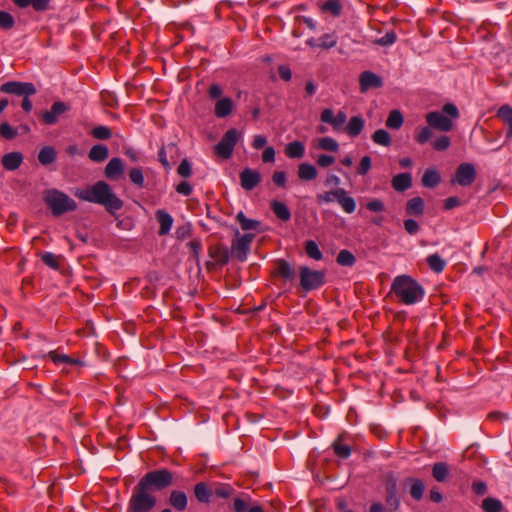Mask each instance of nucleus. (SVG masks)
Returning <instances> with one entry per match:
<instances>
[{"label":"nucleus","instance_id":"nucleus-1","mask_svg":"<svg viewBox=\"0 0 512 512\" xmlns=\"http://www.w3.org/2000/svg\"><path fill=\"white\" fill-rule=\"evenodd\" d=\"M460 117L457 106L446 103L441 111H431L425 115L428 126L422 127L416 134L415 140L423 145L432 137V129L440 132H450L454 128L453 120Z\"/></svg>","mask_w":512,"mask_h":512},{"label":"nucleus","instance_id":"nucleus-2","mask_svg":"<svg viewBox=\"0 0 512 512\" xmlns=\"http://www.w3.org/2000/svg\"><path fill=\"white\" fill-rule=\"evenodd\" d=\"M75 196L80 200L103 206L111 215L121 210L124 204L105 181H98L92 186L78 189Z\"/></svg>","mask_w":512,"mask_h":512},{"label":"nucleus","instance_id":"nucleus-3","mask_svg":"<svg viewBox=\"0 0 512 512\" xmlns=\"http://www.w3.org/2000/svg\"><path fill=\"white\" fill-rule=\"evenodd\" d=\"M391 292L406 305L421 301L425 295L423 287L409 275H399L394 278Z\"/></svg>","mask_w":512,"mask_h":512},{"label":"nucleus","instance_id":"nucleus-4","mask_svg":"<svg viewBox=\"0 0 512 512\" xmlns=\"http://www.w3.org/2000/svg\"><path fill=\"white\" fill-rule=\"evenodd\" d=\"M193 493L198 502L208 504L213 495L221 499H228L235 493V490L227 483H208L200 481L195 484Z\"/></svg>","mask_w":512,"mask_h":512},{"label":"nucleus","instance_id":"nucleus-5","mask_svg":"<svg viewBox=\"0 0 512 512\" xmlns=\"http://www.w3.org/2000/svg\"><path fill=\"white\" fill-rule=\"evenodd\" d=\"M44 202L55 217L77 209V203L67 194L57 189H50L45 192Z\"/></svg>","mask_w":512,"mask_h":512},{"label":"nucleus","instance_id":"nucleus-6","mask_svg":"<svg viewBox=\"0 0 512 512\" xmlns=\"http://www.w3.org/2000/svg\"><path fill=\"white\" fill-rule=\"evenodd\" d=\"M149 491H162L173 484V473L167 468L147 472L138 482Z\"/></svg>","mask_w":512,"mask_h":512},{"label":"nucleus","instance_id":"nucleus-7","mask_svg":"<svg viewBox=\"0 0 512 512\" xmlns=\"http://www.w3.org/2000/svg\"><path fill=\"white\" fill-rule=\"evenodd\" d=\"M156 503L157 499L151 494V491L137 483L128 503V512H149Z\"/></svg>","mask_w":512,"mask_h":512},{"label":"nucleus","instance_id":"nucleus-8","mask_svg":"<svg viewBox=\"0 0 512 512\" xmlns=\"http://www.w3.org/2000/svg\"><path fill=\"white\" fill-rule=\"evenodd\" d=\"M326 273L323 270H313L308 266L299 268V285L304 292L317 290L325 284Z\"/></svg>","mask_w":512,"mask_h":512},{"label":"nucleus","instance_id":"nucleus-9","mask_svg":"<svg viewBox=\"0 0 512 512\" xmlns=\"http://www.w3.org/2000/svg\"><path fill=\"white\" fill-rule=\"evenodd\" d=\"M385 489V503L388 510L395 512L400 508V496L398 495V479L393 472H388L383 476Z\"/></svg>","mask_w":512,"mask_h":512},{"label":"nucleus","instance_id":"nucleus-10","mask_svg":"<svg viewBox=\"0 0 512 512\" xmlns=\"http://www.w3.org/2000/svg\"><path fill=\"white\" fill-rule=\"evenodd\" d=\"M238 139L239 132L237 131V129H229L222 136L221 140L216 144L215 153L223 159L230 158Z\"/></svg>","mask_w":512,"mask_h":512},{"label":"nucleus","instance_id":"nucleus-11","mask_svg":"<svg viewBox=\"0 0 512 512\" xmlns=\"http://www.w3.org/2000/svg\"><path fill=\"white\" fill-rule=\"evenodd\" d=\"M254 237V234L246 233L243 236L233 239L231 243V256L239 262L246 261Z\"/></svg>","mask_w":512,"mask_h":512},{"label":"nucleus","instance_id":"nucleus-12","mask_svg":"<svg viewBox=\"0 0 512 512\" xmlns=\"http://www.w3.org/2000/svg\"><path fill=\"white\" fill-rule=\"evenodd\" d=\"M0 92L16 96H33L37 89L31 82L8 81L0 86Z\"/></svg>","mask_w":512,"mask_h":512},{"label":"nucleus","instance_id":"nucleus-13","mask_svg":"<svg viewBox=\"0 0 512 512\" xmlns=\"http://www.w3.org/2000/svg\"><path fill=\"white\" fill-rule=\"evenodd\" d=\"M70 107L63 101H56L52 104L50 110L39 114L40 120L45 125H54L58 122L60 116L69 111Z\"/></svg>","mask_w":512,"mask_h":512},{"label":"nucleus","instance_id":"nucleus-14","mask_svg":"<svg viewBox=\"0 0 512 512\" xmlns=\"http://www.w3.org/2000/svg\"><path fill=\"white\" fill-rule=\"evenodd\" d=\"M476 178V170L471 163H462L457 167L455 177L452 182H456L461 186L471 185Z\"/></svg>","mask_w":512,"mask_h":512},{"label":"nucleus","instance_id":"nucleus-15","mask_svg":"<svg viewBox=\"0 0 512 512\" xmlns=\"http://www.w3.org/2000/svg\"><path fill=\"white\" fill-rule=\"evenodd\" d=\"M208 255L215 260L219 266H225L229 263V250L222 243L212 244L208 247Z\"/></svg>","mask_w":512,"mask_h":512},{"label":"nucleus","instance_id":"nucleus-16","mask_svg":"<svg viewBox=\"0 0 512 512\" xmlns=\"http://www.w3.org/2000/svg\"><path fill=\"white\" fill-rule=\"evenodd\" d=\"M360 91L366 92L371 88H380L383 86V81L380 76L371 72L364 71L359 76Z\"/></svg>","mask_w":512,"mask_h":512},{"label":"nucleus","instance_id":"nucleus-17","mask_svg":"<svg viewBox=\"0 0 512 512\" xmlns=\"http://www.w3.org/2000/svg\"><path fill=\"white\" fill-rule=\"evenodd\" d=\"M261 182V175L258 171L245 168L240 173V184L245 190L254 189Z\"/></svg>","mask_w":512,"mask_h":512},{"label":"nucleus","instance_id":"nucleus-18","mask_svg":"<svg viewBox=\"0 0 512 512\" xmlns=\"http://www.w3.org/2000/svg\"><path fill=\"white\" fill-rule=\"evenodd\" d=\"M124 171L123 162L120 158L114 157L110 159L108 164L105 167L104 174L105 177L110 180H117Z\"/></svg>","mask_w":512,"mask_h":512},{"label":"nucleus","instance_id":"nucleus-19","mask_svg":"<svg viewBox=\"0 0 512 512\" xmlns=\"http://www.w3.org/2000/svg\"><path fill=\"white\" fill-rule=\"evenodd\" d=\"M272 276H278L285 280H292L294 277V269L288 261L284 259H277L275 261V270L272 272Z\"/></svg>","mask_w":512,"mask_h":512},{"label":"nucleus","instance_id":"nucleus-20","mask_svg":"<svg viewBox=\"0 0 512 512\" xmlns=\"http://www.w3.org/2000/svg\"><path fill=\"white\" fill-rule=\"evenodd\" d=\"M168 503L174 509L184 511L188 505V497L183 491L172 490L168 498Z\"/></svg>","mask_w":512,"mask_h":512},{"label":"nucleus","instance_id":"nucleus-21","mask_svg":"<svg viewBox=\"0 0 512 512\" xmlns=\"http://www.w3.org/2000/svg\"><path fill=\"white\" fill-rule=\"evenodd\" d=\"M336 201L346 213L352 214L355 212L356 201L344 188H339Z\"/></svg>","mask_w":512,"mask_h":512},{"label":"nucleus","instance_id":"nucleus-22","mask_svg":"<svg viewBox=\"0 0 512 512\" xmlns=\"http://www.w3.org/2000/svg\"><path fill=\"white\" fill-rule=\"evenodd\" d=\"M23 162V155L20 152H10L5 154L1 159L4 169L14 171L18 169Z\"/></svg>","mask_w":512,"mask_h":512},{"label":"nucleus","instance_id":"nucleus-23","mask_svg":"<svg viewBox=\"0 0 512 512\" xmlns=\"http://www.w3.org/2000/svg\"><path fill=\"white\" fill-rule=\"evenodd\" d=\"M155 216L160 225L158 234L160 236L167 235L170 232L172 224H173L172 216L165 210H157L155 213Z\"/></svg>","mask_w":512,"mask_h":512},{"label":"nucleus","instance_id":"nucleus-24","mask_svg":"<svg viewBox=\"0 0 512 512\" xmlns=\"http://www.w3.org/2000/svg\"><path fill=\"white\" fill-rule=\"evenodd\" d=\"M392 187L395 191L403 192L412 186V177L410 173H400L392 178Z\"/></svg>","mask_w":512,"mask_h":512},{"label":"nucleus","instance_id":"nucleus-25","mask_svg":"<svg viewBox=\"0 0 512 512\" xmlns=\"http://www.w3.org/2000/svg\"><path fill=\"white\" fill-rule=\"evenodd\" d=\"M344 437L345 436L343 434L339 435L331 445L334 454L340 459L349 458L352 451L349 445L342 443Z\"/></svg>","mask_w":512,"mask_h":512},{"label":"nucleus","instance_id":"nucleus-26","mask_svg":"<svg viewBox=\"0 0 512 512\" xmlns=\"http://www.w3.org/2000/svg\"><path fill=\"white\" fill-rule=\"evenodd\" d=\"M13 3L19 8H26L32 6L37 12L46 11L49 9L51 0H12Z\"/></svg>","mask_w":512,"mask_h":512},{"label":"nucleus","instance_id":"nucleus-27","mask_svg":"<svg viewBox=\"0 0 512 512\" xmlns=\"http://www.w3.org/2000/svg\"><path fill=\"white\" fill-rule=\"evenodd\" d=\"M297 175L301 181H313L317 178L318 172L314 165L301 163L298 165Z\"/></svg>","mask_w":512,"mask_h":512},{"label":"nucleus","instance_id":"nucleus-28","mask_svg":"<svg viewBox=\"0 0 512 512\" xmlns=\"http://www.w3.org/2000/svg\"><path fill=\"white\" fill-rule=\"evenodd\" d=\"M233 110L232 99L225 97L219 99L215 104L214 113L218 118H225L231 114Z\"/></svg>","mask_w":512,"mask_h":512},{"label":"nucleus","instance_id":"nucleus-29","mask_svg":"<svg viewBox=\"0 0 512 512\" xmlns=\"http://www.w3.org/2000/svg\"><path fill=\"white\" fill-rule=\"evenodd\" d=\"M497 117L500 118L507 126L508 130L506 138H512V107L510 105H503L497 111Z\"/></svg>","mask_w":512,"mask_h":512},{"label":"nucleus","instance_id":"nucleus-30","mask_svg":"<svg viewBox=\"0 0 512 512\" xmlns=\"http://www.w3.org/2000/svg\"><path fill=\"white\" fill-rule=\"evenodd\" d=\"M406 483H410V495L416 500L420 501L423 498V494L425 491L424 483L421 479L409 477L405 480Z\"/></svg>","mask_w":512,"mask_h":512},{"label":"nucleus","instance_id":"nucleus-31","mask_svg":"<svg viewBox=\"0 0 512 512\" xmlns=\"http://www.w3.org/2000/svg\"><path fill=\"white\" fill-rule=\"evenodd\" d=\"M285 154L290 159H301L305 153V146L300 141H293L285 146Z\"/></svg>","mask_w":512,"mask_h":512},{"label":"nucleus","instance_id":"nucleus-32","mask_svg":"<svg viewBox=\"0 0 512 512\" xmlns=\"http://www.w3.org/2000/svg\"><path fill=\"white\" fill-rule=\"evenodd\" d=\"M424 201L421 197H414L407 201L405 211L410 216H420L424 212Z\"/></svg>","mask_w":512,"mask_h":512},{"label":"nucleus","instance_id":"nucleus-33","mask_svg":"<svg viewBox=\"0 0 512 512\" xmlns=\"http://www.w3.org/2000/svg\"><path fill=\"white\" fill-rule=\"evenodd\" d=\"M109 156V150L107 148V146L103 145V144H97V145H94L89 153H88V157L91 161L93 162H97V163H101L103 161H105Z\"/></svg>","mask_w":512,"mask_h":512},{"label":"nucleus","instance_id":"nucleus-34","mask_svg":"<svg viewBox=\"0 0 512 512\" xmlns=\"http://www.w3.org/2000/svg\"><path fill=\"white\" fill-rule=\"evenodd\" d=\"M270 207L276 217L281 221L287 222L291 219V212L283 202L273 200Z\"/></svg>","mask_w":512,"mask_h":512},{"label":"nucleus","instance_id":"nucleus-35","mask_svg":"<svg viewBox=\"0 0 512 512\" xmlns=\"http://www.w3.org/2000/svg\"><path fill=\"white\" fill-rule=\"evenodd\" d=\"M56 158L57 152L53 146H44L38 153V161L45 166L55 162Z\"/></svg>","mask_w":512,"mask_h":512},{"label":"nucleus","instance_id":"nucleus-36","mask_svg":"<svg viewBox=\"0 0 512 512\" xmlns=\"http://www.w3.org/2000/svg\"><path fill=\"white\" fill-rule=\"evenodd\" d=\"M364 128V120L360 116L351 117L345 130L351 137L358 136Z\"/></svg>","mask_w":512,"mask_h":512},{"label":"nucleus","instance_id":"nucleus-37","mask_svg":"<svg viewBox=\"0 0 512 512\" xmlns=\"http://www.w3.org/2000/svg\"><path fill=\"white\" fill-rule=\"evenodd\" d=\"M440 181V174L435 169H427L422 177V185L426 188H435Z\"/></svg>","mask_w":512,"mask_h":512},{"label":"nucleus","instance_id":"nucleus-38","mask_svg":"<svg viewBox=\"0 0 512 512\" xmlns=\"http://www.w3.org/2000/svg\"><path fill=\"white\" fill-rule=\"evenodd\" d=\"M449 475V466L445 462H436L432 466V476L438 482H443Z\"/></svg>","mask_w":512,"mask_h":512},{"label":"nucleus","instance_id":"nucleus-39","mask_svg":"<svg viewBox=\"0 0 512 512\" xmlns=\"http://www.w3.org/2000/svg\"><path fill=\"white\" fill-rule=\"evenodd\" d=\"M236 220L244 231L257 230L261 225L260 221L247 218L242 211L236 215Z\"/></svg>","mask_w":512,"mask_h":512},{"label":"nucleus","instance_id":"nucleus-40","mask_svg":"<svg viewBox=\"0 0 512 512\" xmlns=\"http://www.w3.org/2000/svg\"><path fill=\"white\" fill-rule=\"evenodd\" d=\"M342 4L339 0H328L321 5V10L324 13H329L333 17H338L342 13Z\"/></svg>","mask_w":512,"mask_h":512},{"label":"nucleus","instance_id":"nucleus-41","mask_svg":"<svg viewBox=\"0 0 512 512\" xmlns=\"http://www.w3.org/2000/svg\"><path fill=\"white\" fill-rule=\"evenodd\" d=\"M55 364H69L78 365L82 362L78 359H74L66 354H58L56 351H50L47 355Z\"/></svg>","mask_w":512,"mask_h":512},{"label":"nucleus","instance_id":"nucleus-42","mask_svg":"<svg viewBox=\"0 0 512 512\" xmlns=\"http://www.w3.org/2000/svg\"><path fill=\"white\" fill-rule=\"evenodd\" d=\"M404 123V117L399 110H392L386 120V126L390 129H399Z\"/></svg>","mask_w":512,"mask_h":512},{"label":"nucleus","instance_id":"nucleus-43","mask_svg":"<svg viewBox=\"0 0 512 512\" xmlns=\"http://www.w3.org/2000/svg\"><path fill=\"white\" fill-rule=\"evenodd\" d=\"M426 261L429 268L436 273L442 272L446 265V262L437 253L429 255Z\"/></svg>","mask_w":512,"mask_h":512},{"label":"nucleus","instance_id":"nucleus-44","mask_svg":"<svg viewBox=\"0 0 512 512\" xmlns=\"http://www.w3.org/2000/svg\"><path fill=\"white\" fill-rule=\"evenodd\" d=\"M484 512H502L503 504L500 500L492 497L485 498L481 505Z\"/></svg>","mask_w":512,"mask_h":512},{"label":"nucleus","instance_id":"nucleus-45","mask_svg":"<svg viewBox=\"0 0 512 512\" xmlns=\"http://www.w3.org/2000/svg\"><path fill=\"white\" fill-rule=\"evenodd\" d=\"M371 138H372L374 143H376L378 145L385 146V147L390 146L391 142H392L391 135L389 134V132H387L384 129L376 130L372 134Z\"/></svg>","mask_w":512,"mask_h":512},{"label":"nucleus","instance_id":"nucleus-46","mask_svg":"<svg viewBox=\"0 0 512 512\" xmlns=\"http://www.w3.org/2000/svg\"><path fill=\"white\" fill-rule=\"evenodd\" d=\"M305 252L311 259L319 261L323 258V254L314 240H307L305 242Z\"/></svg>","mask_w":512,"mask_h":512},{"label":"nucleus","instance_id":"nucleus-47","mask_svg":"<svg viewBox=\"0 0 512 512\" xmlns=\"http://www.w3.org/2000/svg\"><path fill=\"white\" fill-rule=\"evenodd\" d=\"M167 151H177V146L175 143H169L166 146H162L158 152V160L163 165L165 169H170L171 165L167 159Z\"/></svg>","mask_w":512,"mask_h":512},{"label":"nucleus","instance_id":"nucleus-48","mask_svg":"<svg viewBox=\"0 0 512 512\" xmlns=\"http://www.w3.org/2000/svg\"><path fill=\"white\" fill-rule=\"evenodd\" d=\"M336 261L341 266L352 267L356 262V258L352 252L344 249L338 253Z\"/></svg>","mask_w":512,"mask_h":512},{"label":"nucleus","instance_id":"nucleus-49","mask_svg":"<svg viewBox=\"0 0 512 512\" xmlns=\"http://www.w3.org/2000/svg\"><path fill=\"white\" fill-rule=\"evenodd\" d=\"M60 259H61V256H57L50 252H44L41 255V260L43 261V263L54 270L59 269Z\"/></svg>","mask_w":512,"mask_h":512},{"label":"nucleus","instance_id":"nucleus-50","mask_svg":"<svg viewBox=\"0 0 512 512\" xmlns=\"http://www.w3.org/2000/svg\"><path fill=\"white\" fill-rule=\"evenodd\" d=\"M318 147L322 150L337 152L339 149V144L331 137H324L319 139Z\"/></svg>","mask_w":512,"mask_h":512},{"label":"nucleus","instance_id":"nucleus-51","mask_svg":"<svg viewBox=\"0 0 512 512\" xmlns=\"http://www.w3.org/2000/svg\"><path fill=\"white\" fill-rule=\"evenodd\" d=\"M90 134L96 139L107 140L111 138L112 131L107 126H96L91 130Z\"/></svg>","mask_w":512,"mask_h":512},{"label":"nucleus","instance_id":"nucleus-52","mask_svg":"<svg viewBox=\"0 0 512 512\" xmlns=\"http://www.w3.org/2000/svg\"><path fill=\"white\" fill-rule=\"evenodd\" d=\"M338 193H339V188L324 192L322 194H318L316 196V202L319 205H321L324 203H331L333 201H336Z\"/></svg>","mask_w":512,"mask_h":512},{"label":"nucleus","instance_id":"nucleus-53","mask_svg":"<svg viewBox=\"0 0 512 512\" xmlns=\"http://www.w3.org/2000/svg\"><path fill=\"white\" fill-rule=\"evenodd\" d=\"M451 139L449 136L441 135L431 142V146L436 151H445L449 148Z\"/></svg>","mask_w":512,"mask_h":512},{"label":"nucleus","instance_id":"nucleus-54","mask_svg":"<svg viewBox=\"0 0 512 512\" xmlns=\"http://www.w3.org/2000/svg\"><path fill=\"white\" fill-rule=\"evenodd\" d=\"M17 130L13 128L8 122L0 124V137L5 140H12L17 136Z\"/></svg>","mask_w":512,"mask_h":512},{"label":"nucleus","instance_id":"nucleus-55","mask_svg":"<svg viewBox=\"0 0 512 512\" xmlns=\"http://www.w3.org/2000/svg\"><path fill=\"white\" fill-rule=\"evenodd\" d=\"M130 181L138 188L144 187V176L140 168H132L129 171Z\"/></svg>","mask_w":512,"mask_h":512},{"label":"nucleus","instance_id":"nucleus-56","mask_svg":"<svg viewBox=\"0 0 512 512\" xmlns=\"http://www.w3.org/2000/svg\"><path fill=\"white\" fill-rule=\"evenodd\" d=\"M15 20L13 16L6 11H0V29L10 30L14 27Z\"/></svg>","mask_w":512,"mask_h":512},{"label":"nucleus","instance_id":"nucleus-57","mask_svg":"<svg viewBox=\"0 0 512 512\" xmlns=\"http://www.w3.org/2000/svg\"><path fill=\"white\" fill-rule=\"evenodd\" d=\"M192 235V224L186 222L176 228L175 236L178 240H184Z\"/></svg>","mask_w":512,"mask_h":512},{"label":"nucleus","instance_id":"nucleus-58","mask_svg":"<svg viewBox=\"0 0 512 512\" xmlns=\"http://www.w3.org/2000/svg\"><path fill=\"white\" fill-rule=\"evenodd\" d=\"M337 38L334 34H324L319 38L318 46L321 48L329 49L336 45Z\"/></svg>","mask_w":512,"mask_h":512},{"label":"nucleus","instance_id":"nucleus-59","mask_svg":"<svg viewBox=\"0 0 512 512\" xmlns=\"http://www.w3.org/2000/svg\"><path fill=\"white\" fill-rule=\"evenodd\" d=\"M371 167H372L371 158L369 156H363L360 160L359 165L357 166V169H356L357 174L364 176L369 172Z\"/></svg>","mask_w":512,"mask_h":512},{"label":"nucleus","instance_id":"nucleus-60","mask_svg":"<svg viewBox=\"0 0 512 512\" xmlns=\"http://www.w3.org/2000/svg\"><path fill=\"white\" fill-rule=\"evenodd\" d=\"M397 35L394 31L387 32L383 37L375 40V44L380 46H389L396 42Z\"/></svg>","mask_w":512,"mask_h":512},{"label":"nucleus","instance_id":"nucleus-61","mask_svg":"<svg viewBox=\"0 0 512 512\" xmlns=\"http://www.w3.org/2000/svg\"><path fill=\"white\" fill-rule=\"evenodd\" d=\"M366 208L375 213L383 212L385 210V204L380 199H372L366 203Z\"/></svg>","mask_w":512,"mask_h":512},{"label":"nucleus","instance_id":"nucleus-62","mask_svg":"<svg viewBox=\"0 0 512 512\" xmlns=\"http://www.w3.org/2000/svg\"><path fill=\"white\" fill-rule=\"evenodd\" d=\"M177 173L184 178H189L192 175L191 164L187 159H183L178 166Z\"/></svg>","mask_w":512,"mask_h":512},{"label":"nucleus","instance_id":"nucleus-63","mask_svg":"<svg viewBox=\"0 0 512 512\" xmlns=\"http://www.w3.org/2000/svg\"><path fill=\"white\" fill-rule=\"evenodd\" d=\"M188 247L190 248L193 258L198 262L200 257V251L202 248V243L199 239H193L188 243Z\"/></svg>","mask_w":512,"mask_h":512},{"label":"nucleus","instance_id":"nucleus-64","mask_svg":"<svg viewBox=\"0 0 512 512\" xmlns=\"http://www.w3.org/2000/svg\"><path fill=\"white\" fill-rule=\"evenodd\" d=\"M335 162V157L332 155L321 154L317 157L316 163L319 167L326 168Z\"/></svg>","mask_w":512,"mask_h":512}]
</instances>
